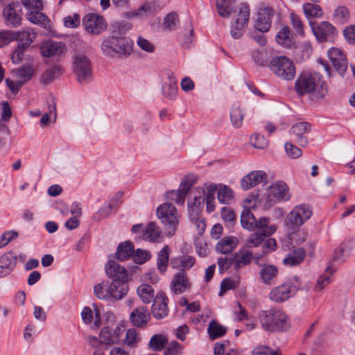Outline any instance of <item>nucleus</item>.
Wrapping results in <instances>:
<instances>
[{
	"instance_id": "obj_62",
	"label": "nucleus",
	"mask_w": 355,
	"mask_h": 355,
	"mask_svg": "<svg viewBox=\"0 0 355 355\" xmlns=\"http://www.w3.org/2000/svg\"><path fill=\"white\" fill-rule=\"evenodd\" d=\"M285 150L288 157L293 159H296L300 157L302 152L296 146L293 145L292 143L286 142L284 145Z\"/></svg>"
},
{
	"instance_id": "obj_20",
	"label": "nucleus",
	"mask_w": 355,
	"mask_h": 355,
	"mask_svg": "<svg viewBox=\"0 0 355 355\" xmlns=\"http://www.w3.org/2000/svg\"><path fill=\"white\" fill-rule=\"evenodd\" d=\"M17 259V255L12 251L0 256V277L8 276L15 269Z\"/></svg>"
},
{
	"instance_id": "obj_34",
	"label": "nucleus",
	"mask_w": 355,
	"mask_h": 355,
	"mask_svg": "<svg viewBox=\"0 0 355 355\" xmlns=\"http://www.w3.org/2000/svg\"><path fill=\"white\" fill-rule=\"evenodd\" d=\"M137 293L141 301L146 304H148L154 301L156 297L154 288L149 284H141L137 290Z\"/></svg>"
},
{
	"instance_id": "obj_48",
	"label": "nucleus",
	"mask_w": 355,
	"mask_h": 355,
	"mask_svg": "<svg viewBox=\"0 0 355 355\" xmlns=\"http://www.w3.org/2000/svg\"><path fill=\"white\" fill-rule=\"evenodd\" d=\"M62 69L59 66H53L44 72L42 76V82L48 85L61 73Z\"/></svg>"
},
{
	"instance_id": "obj_8",
	"label": "nucleus",
	"mask_w": 355,
	"mask_h": 355,
	"mask_svg": "<svg viewBox=\"0 0 355 355\" xmlns=\"http://www.w3.org/2000/svg\"><path fill=\"white\" fill-rule=\"evenodd\" d=\"M73 70L77 80L81 84L87 83L92 78V61L84 53L78 52L74 55Z\"/></svg>"
},
{
	"instance_id": "obj_61",
	"label": "nucleus",
	"mask_w": 355,
	"mask_h": 355,
	"mask_svg": "<svg viewBox=\"0 0 355 355\" xmlns=\"http://www.w3.org/2000/svg\"><path fill=\"white\" fill-rule=\"evenodd\" d=\"M152 12L151 6L148 3H144L137 10H135L131 12L132 17H137L140 19H143L150 15Z\"/></svg>"
},
{
	"instance_id": "obj_9",
	"label": "nucleus",
	"mask_w": 355,
	"mask_h": 355,
	"mask_svg": "<svg viewBox=\"0 0 355 355\" xmlns=\"http://www.w3.org/2000/svg\"><path fill=\"white\" fill-rule=\"evenodd\" d=\"M250 8L247 3H241L236 10V18L232 22L230 34L234 39H240L243 35L250 19Z\"/></svg>"
},
{
	"instance_id": "obj_50",
	"label": "nucleus",
	"mask_w": 355,
	"mask_h": 355,
	"mask_svg": "<svg viewBox=\"0 0 355 355\" xmlns=\"http://www.w3.org/2000/svg\"><path fill=\"white\" fill-rule=\"evenodd\" d=\"M42 10H33L26 14L27 19L34 24L45 25L47 17L42 12Z\"/></svg>"
},
{
	"instance_id": "obj_42",
	"label": "nucleus",
	"mask_w": 355,
	"mask_h": 355,
	"mask_svg": "<svg viewBox=\"0 0 355 355\" xmlns=\"http://www.w3.org/2000/svg\"><path fill=\"white\" fill-rule=\"evenodd\" d=\"M168 343V339L163 334H155L153 336L148 343V348L154 352H159L164 349Z\"/></svg>"
},
{
	"instance_id": "obj_54",
	"label": "nucleus",
	"mask_w": 355,
	"mask_h": 355,
	"mask_svg": "<svg viewBox=\"0 0 355 355\" xmlns=\"http://www.w3.org/2000/svg\"><path fill=\"white\" fill-rule=\"evenodd\" d=\"M94 293L96 297L100 300H107L110 298L109 285L104 282L100 283L94 287Z\"/></svg>"
},
{
	"instance_id": "obj_21",
	"label": "nucleus",
	"mask_w": 355,
	"mask_h": 355,
	"mask_svg": "<svg viewBox=\"0 0 355 355\" xmlns=\"http://www.w3.org/2000/svg\"><path fill=\"white\" fill-rule=\"evenodd\" d=\"M107 275L113 281L128 282V272L125 268L114 260L107 262L105 266Z\"/></svg>"
},
{
	"instance_id": "obj_13",
	"label": "nucleus",
	"mask_w": 355,
	"mask_h": 355,
	"mask_svg": "<svg viewBox=\"0 0 355 355\" xmlns=\"http://www.w3.org/2000/svg\"><path fill=\"white\" fill-rule=\"evenodd\" d=\"M194 183L195 178L193 176H185L181 181L178 190H172L167 193L168 200L177 204L183 205L189 191Z\"/></svg>"
},
{
	"instance_id": "obj_38",
	"label": "nucleus",
	"mask_w": 355,
	"mask_h": 355,
	"mask_svg": "<svg viewBox=\"0 0 355 355\" xmlns=\"http://www.w3.org/2000/svg\"><path fill=\"white\" fill-rule=\"evenodd\" d=\"M350 18L349 9L345 6H339L335 8L332 15V20L339 24L347 23Z\"/></svg>"
},
{
	"instance_id": "obj_40",
	"label": "nucleus",
	"mask_w": 355,
	"mask_h": 355,
	"mask_svg": "<svg viewBox=\"0 0 355 355\" xmlns=\"http://www.w3.org/2000/svg\"><path fill=\"white\" fill-rule=\"evenodd\" d=\"M36 34L31 28H27L22 31L16 32V40H19L21 42V46L23 48H26L33 42L35 37Z\"/></svg>"
},
{
	"instance_id": "obj_44",
	"label": "nucleus",
	"mask_w": 355,
	"mask_h": 355,
	"mask_svg": "<svg viewBox=\"0 0 355 355\" xmlns=\"http://www.w3.org/2000/svg\"><path fill=\"white\" fill-rule=\"evenodd\" d=\"M172 264L174 268H181L180 270L186 271L195 264V258L189 255H182L173 260Z\"/></svg>"
},
{
	"instance_id": "obj_28",
	"label": "nucleus",
	"mask_w": 355,
	"mask_h": 355,
	"mask_svg": "<svg viewBox=\"0 0 355 355\" xmlns=\"http://www.w3.org/2000/svg\"><path fill=\"white\" fill-rule=\"evenodd\" d=\"M310 130L311 125L307 122L295 123L291 128V132L297 137V141L301 146H306L308 144V139L304 135Z\"/></svg>"
},
{
	"instance_id": "obj_1",
	"label": "nucleus",
	"mask_w": 355,
	"mask_h": 355,
	"mask_svg": "<svg viewBox=\"0 0 355 355\" xmlns=\"http://www.w3.org/2000/svg\"><path fill=\"white\" fill-rule=\"evenodd\" d=\"M295 90L299 95L309 94L313 100L323 98L328 92L327 83L317 73L300 75L295 82Z\"/></svg>"
},
{
	"instance_id": "obj_25",
	"label": "nucleus",
	"mask_w": 355,
	"mask_h": 355,
	"mask_svg": "<svg viewBox=\"0 0 355 355\" xmlns=\"http://www.w3.org/2000/svg\"><path fill=\"white\" fill-rule=\"evenodd\" d=\"M192 200L188 202L189 214H201L207 198V191L203 188H196Z\"/></svg>"
},
{
	"instance_id": "obj_57",
	"label": "nucleus",
	"mask_w": 355,
	"mask_h": 355,
	"mask_svg": "<svg viewBox=\"0 0 355 355\" xmlns=\"http://www.w3.org/2000/svg\"><path fill=\"white\" fill-rule=\"evenodd\" d=\"M114 208V205L112 203H105L103 204L98 211L94 214L93 217V220L95 221H99L103 218L107 217L111 211Z\"/></svg>"
},
{
	"instance_id": "obj_63",
	"label": "nucleus",
	"mask_w": 355,
	"mask_h": 355,
	"mask_svg": "<svg viewBox=\"0 0 355 355\" xmlns=\"http://www.w3.org/2000/svg\"><path fill=\"white\" fill-rule=\"evenodd\" d=\"M150 258V253L149 251L137 249L134 256V260L137 263H144Z\"/></svg>"
},
{
	"instance_id": "obj_14",
	"label": "nucleus",
	"mask_w": 355,
	"mask_h": 355,
	"mask_svg": "<svg viewBox=\"0 0 355 355\" xmlns=\"http://www.w3.org/2000/svg\"><path fill=\"white\" fill-rule=\"evenodd\" d=\"M83 24L88 33L94 35L100 34L107 27L104 18L95 13L87 14L83 19Z\"/></svg>"
},
{
	"instance_id": "obj_37",
	"label": "nucleus",
	"mask_w": 355,
	"mask_h": 355,
	"mask_svg": "<svg viewBox=\"0 0 355 355\" xmlns=\"http://www.w3.org/2000/svg\"><path fill=\"white\" fill-rule=\"evenodd\" d=\"M216 9L220 17L229 18L234 10V1L217 0Z\"/></svg>"
},
{
	"instance_id": "obj_19",
	"label": "nucleus",
	"mask_w": 355,
	"mask_h": 355,
	"mask_svg": "<svg viewBox=\"0 0 355 355\" xmlns=\"http://www.w3.org/2000/svg\"><path fill=\"white\" fill-rule=\"evenodd\" d=\"M191 286V284L184 270H180L177 272L170 284L171 290L175 294H181L189 289Z\"/></svg>"
},
{
	"instance_id": "obj_7",
	"label": "nucleus",
	"mask_w": 355,
	"mask_h": 355,
	"mask_svg": "<svg viewBox=\"0 0 355 355\" xmlns=\"http://www.w3.org/2000/svg\"><path fill=\"white\" fill-rule=\"evenodd\" d=\"M157 216L164 225L168 236H173L178 226L180 219L176 207L172 204L164 203L157 207Z\"/></svg>"
},
{
	"instance_id": "obj_4",
	"label": "nucleus",
	"mask_w": 355,
	"mask_h": 355,
	"mask_svg": "<svg viewBox=\"0 0 355 355\" xmlns=\"http://www.w3.org/2000/svg\"><path fill=\"white\" fill-rule=\"evenodd\" d=\"M123 327L116 326L114 329L109 327L103 328L100 332L99 337L89 336L87 340L92 347H98L100 345L105 346V349L117 343L123 333Z\"/></svg>"
},
{
	"instance_id": "obj_32",
	"label": "nucleus",
	"mask_w": 355,
	"mask_h": 355,
	"mask_svg": "<svg viewBox=\"0 0 355 355\" xmlns=\"http://www.w3.org/2000/svg\"><path fill=\"white\" fill-rule=\"evenodd\" d=\"M305 250L302 248L294 249L283 259V263L288 266L299 265L304 259Z\"/></svg>"
},
{
	"instance_id": "obj_31",
	"label": "nucleus",
	"mask_w": 355,
	"mask_h": 355,
	"mask_svg": "<svg viewBox=\"0 0 355 355\" xmlns=\"http://www.w3.org/2000/svg\"><path fill=\"white\" fill-rule=\"evenodd\" d=\"M143 239L149 241H161L162 239V233L159 227L155 222L149 223L147 226L145 227Z\"/></svg>"
},
{
	"instance_id": "obj_22",
	"label": "nucleus",
	"mask_w": 355,
	"mask_h": 355,
	"mask_svg": "<svg viewBox=\"0 0 355 355\" xmlns=\"http://www.w3.org/2000/svg\"><path fill=\"white\" fill-rule=\"evenodd\" d=\"M274 15V10L270 7H264L258 12V18L255 24V28L261 33H265L271 27V20Z\"/></svg>"
},
{
	"instance_id": "obj_29",
	"label": "nucleus",
	"mask_w": 355,
	"mask_h": 355,
	"mask_svg": "<svg viewBox=\"0 0 355 355\" xmlns=\"http://www.w3.org/2000/svg\"><path fill=\"white\" fill-rule=\"evenodd\" d=\"M354 248V241L349 239L345 240L340 246L335 250L334 260L338 262H343Z\"/></svg>"
},
{
	"instance_id": "obj_23",
	"label": "nucleus",
	"mask_w": 355,
	"mask_h": 355,
	"mask_svg": "<svg viewBox=\"0 0 355 355\" xmlns=\"http://www.w3.org/2000/svg\"><path fill=\"white\" fill-rule=\"evenodd\" d=\"M150 320V313L148 309L139 306L133 309L130 315V320L134 327L142 328L146 327Z\"/></svg>"
},
{
	"instance_id": "obj_26",
	"label": "nucleus",
	"mask_w": 355,
	"mask_h": 355,
	"mask_svg": "<svg viewBox=\"0 0 355 355\" xmlns=\"http://www.w3.org/2000/svg\"><path fill=\"white\" fill-rule=\"evenodd\" d=\"M260 281L265 285H272L278 275V268L272 264H259Z\"/></svg>"
},
{
	"instance_id": "obj_18",
	"label": "nucleus",
	"mask_w": 355,
	"mask_h": 355,
	"mask_svg": "<svg viewBox=\"0 0 355 355\" xmlns=\"http://www.w3.org/2000/svg\"><path fill=\"white\" fill-rule=\"evenodd\" d=\"M268 182V175L261 170L253 171L245 175L241 181V186L243 190H249L255 186Z\"/></svg>"
},
{
	"instance_id": "obj_2",
	"label": "nucleus",
	"mask_w": 355,
	"mask_h": 355,
	"mask_svg": "<svg viewBox=\"0 0 355 355\" xmlns=\"http://www.w3.org/2000/svg\"><path fill=\"white\" fill-rule=\"evenodd\" d=\"M104 55L110 58H122L129 55L132 51L131 40L113 31L112 35L105 37L101 44Z\"/></svg>"
},
{
	"instance_id": "obj_39",
	"label": "nucleus",
	"mask_w": 355,
	"mask_h": 355,
	"mask_svg": "<svg viewBox=\"0 0 355 355\" xmlns=\"http://www.w3.org/2000/svg\"><path fill=\"white\" fill-rule=\"evenodd\" d=\"M170 252L171 249L168 245H165L157 254V268L162 273L167 269Z\"/></svg>"
},
{
	"instance_id": "obj_12",
	"label": "nucleus",
	"mask_w": 355,
	"mask_h": 355,
	"mask_svg": "<svg viewBox=\"0 0 355 355\" xmlns=\"http://www.w3.org/2000/svg\"><path fill=\"white\" fill-rule=\"evenodd\" d=\"M312 215L311 208L304 204L295 206L287 215L285 220L286 227L292 229L300 227Z\"/></svg>"
},
{
	"instance_id": "obj_27",
	"label": "nucleus",
	"mask_w": 355,
	"mask_h": 355,
	"mask_svg": "<svg viewBox=\"0 0 355 355\" xmlns=\"http://www.w3.org/2000/svg\"><path fill=\"white\" fill-rule=\"evenodd\" d=\"M239 241L236 237L228 236L222 238L216 244L215 249L218 253L227 254L232 253L236 248Z\"/></svg>"
},
{
	"instance_id": "obj_36",
	"label": "nucleus",
	"mask_w": 355,
	"mask_h": 355,
	"mask_svg": "<svg viewBox=\"0 0 355 355\" xmlns=\"http://www.w3.org/2000/svg\"><path fill=\"white\" fill-rule=\"evenodd\" d=\"M252 259V253L243 250L236 253L233 257V264L236 270H239L245 266L250 264Z\"/></svg>"
},
{
	"instance_id": "obj_49",
	"label": "nucleus",
	"mask_w": 355,
	"mask_h": 355,
	"mask_svg": "<svg viewBox=\"0 0 355 355\" xmlns=\"http://www.w3.org/2000/svg\"><path fill=\"white\" fill-rule=\"evenodd\" d=\"M303 10L308 18H318L322 15V10L320 6L306 3L303 5Z\"/></svg>"
},
{
	"instance_id": "obj_15",
	"label": "nucleus",
	"mask_w": 355,
	"mask_h": 355,
	"mask_svg": "<svg viewBox=\"0 0 355 355\" xmlns=\"http://www.w3.org/2000/svg\"><path fill=\"white\" fill-rule=\"evenodd\" d=\"M309 24L313 33L319 42H327L336 33V28L329 21H324L320 23L310 21Z\"/></svg>"
},
{
	"instance_id": "obj_24",
	"label": "nucleus",
	"mask_w": 355,
	"mask_h": 355,
	"mask_svg": "<svg viewBox=\"0 0 355 355\" xmlns=\"http://www.w3.org/2000/svg\"><path fill=\"white\" fill-rule=\"evenodd\" d=\"M19 7V1L12 2L7 5L3 10V15L7 24L17 26L20 25L21 16L17 9Z\"/></svg>"
},
{
	"instance_id": "obj_30",
	"label": "nucleus",
	"mask_w": 355,
	"mask_h": 355,
	"mask_svg": "<svg viewBox=\"0 0 355 355\" xmlns=\"http://www.w3.org/2000/svg\"><path fill=\"white\" fill-rule=\"evenodd\" d=\"M110 298L114 300L122 299L128 291L127 282L120 281H112L109 285Z\"/></svg>"
},
{
	"instance_id": "obj_46",
	"label": "nucleus",
	"mask_w": 355,
	"mask_h": 355,
	"mask_svg": "<svg viewBox=\"0 0 355 355\" xmlns=\"http://www.w3.org/2000/svg\"><path fill=\"white\" fill-rule=\"evenodd\" d=\"M34 69L32 66H24L13 71L14 74L20 79L21 85L30 80L33 75Z\"/></svg>"
},
{
	"instance_id": "obj_43",
	"label": "nucleus",
	"mask_w": 355,
	"mask_h": 355,
	"mask_svg": "<svg viewBox=\"0 0 355 355\" xmlns=\"http://www.w3.org/2000/svg\"><path fill=\"white\" fill-rule=\"evenodd\" d=\"M234 191L226 185H220L217 194L218 201L222 204H230L234 200Z\"/></svg>"
},
{
	"instance_id": "obj_16",
	"label": "nucleus",
	"mask_w": 355,
	"mask_h": 355,
	"mask_svg": "<svg viewBox=\"0 0 355 355\" xmlns=\"http://www.w3.org/2000/svg\"><path fill=\"white\" fill-rule=\"evenodd\" d=\"M168 302V299L164 293L159 292L156 294L151 307V313L155 319L162 320L167 316Z\"/></svg>"
},
{
	"instance_id": "obj_58",
	"label": "nucleus",
	"mask_w": 355,
	"mask_h": 355,
	"mask_svg": "<svg viewBox=\"0 0 355 355\" xmlns=\"http://www.w3.org/2000/svg\"><path fill=\"white\" fill-rule=\"evenodd\" d=\"M20 3L24 6L28 12L42 10L43 8L42 0H20Z\"/></svg>"
},
{
	"instance_id": "obj_59",
	"label": "nucleus",
	"mask_w": 355,
	"mask_h": 355,
	"mask_svg": "<svg viewBox=\"0 0 355 355\" xmlns=\"http://www.w3.org/2000/svg\"><path fill=\"white\" fill-rule=\"evenodd\" d=\"M183 347L177 341H172L165 348L164 351V355H182Z\"/></svg>"
},
{
	"instance_id": "obj_5",
	"label": "nucleus",
	"mask_w": 355,
	"mask_h": 355,
	"mask_svg": "<svg viewBox=\"0 0 355 355\" xmlns=\"http://www.w3.org/2000/svg\"><path fill=\"white\" fill-rule=\"evenodd\" d=\"M242 226L248 230H263L265 236H270L277 230V225H270L268 217H260L256 219L249 210H244L241 216Z\"/></svg>"
},
{
	"instance_id": "obj_53",
	"label": "nucleus",
	"mask_w": 355,
	"mask_h": 355,
	"mask_svg": "<svg viewBox=\"0 0 355 355\" xmlns=\"http://www.w3.org/2000/svg\"><path fill=\"white\" fill-rule=\"evenodd\" d=\"M179 24L178 15L175 12L168 14L164 19L163 26L164 28L173 31L175 30Z\"/></svg>"
},
{
	"instance_id": "obj_64",
	"label": "nucleus",
	"mask_w": 355,
	"mask_h": 355,
	"mask_svg": "<svg viewBox=\"0 0 355 355\" xmlns=\"http://www.w3.org/2000/svg\"><path fill=\"white\" fill-rule=\"evenodd\" d=\"M254 355H281L279 351H273L268 347L261 346L254 349Z\"/></svg>"
},
{
	"instance_id": "obj_52",
	"label": "nucleus",
	"mask_w": 355,
	"mask_h": 355,
	"mask_svg": "<svg viewBox=\"0 0 355 355\" xmlns=\"http://www.w3.org/2000/svg\"><path fill=\"white\" fill-rule=\"evenodd\" d=\"M216 190V186L209 185L207 187V198H206V205L207 211L211 213L215 209V191Z\"/></svg>"
},
{
	"instance_id": "obj_51",
	"label": "nucleus",
	"mask_w": 355,
	"mask_h": 355,
	"mask_svg": "<svg viewBox=\"0 0 355 355\" xmlns=\"http://www.w3.org/2000/svg\"><path fill=\"white\" fill-rule=\"evenodd\" d=\"M261 232H255L252 234L245 241V245L248 248H252L259 246L262 243V242L264 240V237H266L267 236H265L263 234V230H260Z\"/></svg>"
},
{
	"instance_id": "obj_56",
	"label": "nucleus",
	"mask_w": 355,
	"mask_h": 355,
	"mask_svg": "<svg viewBox=\"0 0 355 355\" xmlns=\"http://www.w3.org/2000/svg\"><path fill=\"white\" fill-rule=\"evenodd\" d=\"M276 41L278 44L288 46L291 44L290 40V29L288 26L283 27L276 35Z\"/></svg>"
},
{
	"instance_id": "obj_3",
	"label": "nucleus",
	"mask_w": 355,
	"mask_h": 355,
	"mask_svg": "<svg viewBox=\"0 0 355 355\" xmlns=\"http://www.w3.org/2000/svg\"><path fill=\"white\" fill-rule=\"evenodd\" d=\"M258 316L262 328L267 331H285L289 328L288 318L281 309L263 310Z\"/></svg>"
},
{
	"instance_id": "obj_11",
	"label": "nucleus",
	"mask_w": 355,
	"mask_h": 355,
	"mask_svg": "<svg viewBox=\"0 0 355 355\" xmlns=\"http://www.w3.org/2000/svg\"><path fill=\"white\" fill-rule=\"evenodd\" d=\"M291 197L287 184L284 181L278 180L267 188L265 200L267 205L272 206L277 202L288 201Z\"/></svg>"
},
{
	"instance_id": "obj_45",
	"label": "nucleus",
	"mask_w": 355,
	"mask_h": 355,
	"mask_svg": "<svg viewBox=\"0 0 355 355\" xmlns=\"http://www.w3.org/2000/svg\"><path fill=\"white\" fill-rule=\"evenodd\" d=\"M230 116L232 125L235 128L241 127L243 124L244 114L242 109L239 106L234 105L231 109Z\"/></svg>"
},
{
	"instance_id": "obj_17",
	"label": "nucleus",
	"mask_w": 355,
	"mask_h": 355,
	"mask_svg": "<svg viewBox=\"0 0 355 355\" xmlns=\"http://www.w3.org/2000/svg\"><path fill=\"white\" fill-rule=\"evenodd\" d=\"M40 50L43 57L50 58L64 55L67 52V47L62 42L48 40L42 42Z\"/></svg>"
},
{
	"instance_id": "obj_41",
	"label": "nucleus",
	"mask_w": 355,
	"mask_h": 355,
	"mask_svg": "<svg viewBox=\"0 0 355 355\" xmlns=\"http://www.w3.org/2000/svg\"><path fill=\"white\" fill-rule=\"evenodd\" d=\"M135 249L132 243L126 241L121 243L116 251V257L119 260L123 261L128 259L134 254Z\"/></svg>"
},
{
	"instance_id": "obj_10",
	"label": "nucleus",
	"mask_w": 355,
	"mask_h": 355,
	"mask_svg": "<svg viewBox=\"0 0 355 355\" xmlns=\"http://www.w3.org/2000/svg\"><path fill=\"white\" fill-rule=\"evenodd\" d=\"M270 70L284 80H291L295 76V67L292 60L286 56H277L270 62Z\"/></svg>"
},
{
	"instance_id": "obj_55",
	"label": "nucleus",
	"mask_w": 355,
	"mask_h": 355,
	"mask_svg": "<svg viewBox=\"0 0 355 355\" xmlns=\"http://www.w3.org/2000/svg\"><path fill=\"white\" fill-rule=\"evenodd\" d=\"M191 221L195 226V228L199 235H202L205 230L206 224L205 223V219L201 216V214H189Z\"/></svg>"
},
{
	"instance_id": "obj_33",
	"label": "nucleus",
	"mask_w": 355,
	"mask_h": 355,
	"mask_svg": "<svg viewBox=\"0 0 355 355\" xmlns=\"http://www.w3.org/2000/svg\"><path fill=\"white\" fill-rule=\"evenodd\" d=\"M94 311L95 317L94 318L93 311L89 307L86 306L83 309L81 312V315L82 319L85 324H90L94 320L93 327L94 329H97L101 324V312L99 309H97L96 307H95Z\"/></svg>"
},
{
	"instance_id": "obj_60",
	"label": "nucleus",
	"mask_w": 355,
	"mask_h": 355,
	"mask_svg": "<svg viewBox=\"0 0 355 355\" xmlns=\"http://www.w3.org/2000/svg\"><path fill=\"white\" fill-rule=\"evenodd\" d=\"M140 338L135 329H130L126 331L124 343L129 346H133L137 343Z\"/></svg>"
},
{
	"instance_id": "obj_6",
	"label": "nucleus",
	"mask_w": 355,
	"mask_h": 355,
	"mask_svg": "<svg viewBox=\"0 0 355 355\" xmlns=\"http://www.w3.org/2000/svg\"><path fill=\"white\" fill-rule=\"evenodd\" d=\"M302 289L304 287L300 279L295 276L279 286L273 288L269 293V298L276 303H281L289 299L297 291Z\"/></svg>"
},
{
	"instance_id": "obj_35",
	"label": "nucleus",
	"mask_w": 355,
	"mask_h": 355,
	"mask_svg": "<svg viewBox=\"0 0 355 355\" xmlns=\"http://www.w3.org/2000/svg\"><path fill=\"white\" fill-rule=\"evenodd\" d=\"M178 89L175 78L172 75H168L162 87L164 96L169 99H174L177 95Z\"/></svg>"
},
{
	"instance_id": "obj_47",
	"label": "nucleus",
	"mask_w": 355,
	"mask_h": 355,
	"mask_svg": "<svg viewBox=\"0 0 355 355\" xmlns=\"http://www.w3.org/2000/svg\"><path fill=\"white\" fill-rule=\"evenodd\" d=\"M208 334L211 340L223 336L226 333V328L220 325L216 320H212L209 324Z\"/></svg>"
}]
</instances>
